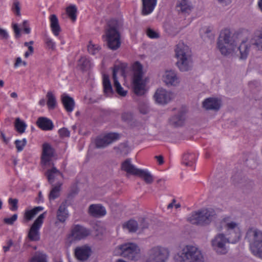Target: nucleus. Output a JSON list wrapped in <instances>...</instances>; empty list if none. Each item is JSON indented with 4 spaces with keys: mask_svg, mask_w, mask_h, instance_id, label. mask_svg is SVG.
Instances as JSON below:
<instances>
[{
    "mask_svg": "<svg viewBox=\"0 0 262 262\" xmlns=\"http://www.w3.org/2000/svg\"><path fill=\"white\" fill-rule=\"evenodd\" d=\"M46 214V212H45L40 214L32 225L28 235L31 241H37L39 239V230L43 223Z\"/></svg>",
    "mask_w": 262,
    "mask_h": 262,
    "instance_id": "f8f14e48",
    "label": "nucleus"
},
{
    "mask_svg": "<svg viewBox=\"0 0 262 262\" xmlns=\"http://www.w3.org/2000/svg\"><path fill=\"white\" fill-rule=\"evenodd\" d=\"M245 238L250 243L252 253L262 259V231L250 228L246 232Z\"/></svg>",
    "mask_w": 262,
    "mask_h": 262,
    "instance_id": "0eeeda50",
    "label": "nucleus"
},
{
    "mask_svg": "<svg viewBox=\"0 0 262 262\" xmlns=\"http://www.w3.org/2000/svg\"><path fill=\"white\" fill-rule=\"evenodd\" d=\"M61 101L66 111L68 112H72L75 106L74 99L66 94L61 96Z\"/></svg>",
    "mask_w": 262,
    "mask_h": 262,
    "instance_id": "c85d7f7f",
    "label": "nucleus"
},
{
    "mask_svg": "<svg viewBox=\"0 0 262 262\" xmlns=\"http://www.w3.org/2000/svg\"><path fill=\"white\" fill-rule=\"evenodd\" d=\"M61 183H58L57 185L54 186L49 194V199L55 200L59 196Z\"/></svg>",
    "mask_w": 262,
    "mask_h": 262,
    "instance_id": "a19ab883",
    "label": "nucleus"
},
{
    "mask_svg": "<svg viewBox=\"0 0 262 262\" xmlns=\"http://www.w3.org/2000/svg\"><path fill=\"white\" fill-rule=\"evenodd\" d=\"M14 127L18 133L23 134L26 130L27 125L26 123L19 118H16L14 122Z\"/></svg>",
    "mask_w": 262,
    "mask_h": 262,
    "instance_id": "e433bc0d",
    "label": "nucleus"
},
{
    "mask_svg": "<svg viewBox=\"0 0 262 262\" xmlns=\"http://www.w3.org/2000/svg\"><path fill=\"white\" fill-rule=\"evenodd\" d=\"M162 80L168 86H177L180 81L177 73L173 70L166 71L162 76Z\"/></svg>",
    "mask_w": 262,
    "mask_h": 262,
    "instance_id": "2eb2a0df",
    "label": "nucleus"
},
{
    "mask_svg": "<svg viewBox=\"0 0 262 262\" xmlns=\"http://www.w3.org/2000/svg\"><path fill=\"white\" fill-rule=\"evenodd\" d=\"M0 36L4 38L7 39L8 37V34L5 30L0 28Z\"/></svg>",
    "mask_w": 262,
    "mask_h": 262,
    "instance_id": "e2e57ef3",
    "label": "nucleus"
},
{
    "mask_svg": "<svg viewBox=\"0 0 262 262\" xmlns=\"http://www.w3.org/2000/svg\"><path fill=\"white\" fill-rule=\"evenodd\" d=\"M51 21V28L53 34L58 36L60 31V27L58 23V20L55 14H52L50 17Z\"/></svg>",
    "mask_w": 262,
    "mask_h": 262,
    "instance_id": "7c9ffc66",
    "label": "nucleus"
},
{
    "mask_svg": "<svg viewBox=\"0 0 262 262\" xmlns=\"http://www.w3.org/2000/svg\"><path fill=\"white\" fill-rule=\"evenodd\" d=\"M176 8L179 12L182 13H189L191 8L188 0H181L178 2Z\"/></svg>",
    "mask_w": 262,
    "mask_h": 262,
    "instance_id": "c756f323",
    "label": "nucleus"
},
{
    "mask_svg": "<svg viewBox=\"0 0 262 262\" xmlns=\"http://www.w3.org/2000/svg\"><path fill=\"white\" fill-rule=\"evenodd\" d=\"M194 161V156L193 154H186L183 157V163L186 166H191Z\"/></svg>",
    "mask_w": 262,
    "mask_h": 262,
    "instance_id": "37998d69",
    "label": "nucleus"
},
{
    "mask_svg": "<svg viewBox=\"0 0 262 262\" xmlns=\"http://www.w3.org/2000/svg\"><path fill=\"white\" fill-rule=\"evenodd\" d=\"M121 169L126 172V176L135 175L137 176L140 169L137 168L131 163L129 159L125 160L121 164Z\"/></svg>",
    "mask_w": 262,
    "mask_h": 262,
    "instance_id": "393cba45",
    "label": "nucleus"
},
{
    "mask_svg": "<svg viewBox=\"0 0 262 262\" xmlns=\"http://www.w3.org/2000/svg\"><path fill=\"white\" fill-rule=\"evenodd\" d=\"M238 224L237 223L231 221L229 217H225L221 222V225L217 227L219 231L225 229L227 232L234 230L238 228Z\"/></svg>",
    "mask_w": 262,
    "mask_h": 262,
    "instance_id": "aec40b11",
    "label": "nucleus"
},
{
    "mask_svg": "<svg viewBox=\"0 0 262 262\" xmlns=\"http://www.w3.org/2000/svg\"><path fill=\"white\" fill-rule=\"evenodd\" d=\"M139 231L141 232L148 227V223L144 219H142L139 221Z\"/></svg>",
    "mask_w": 262,
    "mask_h": 262,
    "instance_id": "864d4df0",
    "label": "nucleus"
},
{
    "mask_svg": "<svg viewBox=\"0 0 262 262\" xmlns=\"http://www.w3.org/2000/svg\"><path fill=\"white\" fill-rule=\"evenodd\" d=\"M123 227L129 232H136L139 230V223L135 220H130L123 224Z\"/></svg>",
    "mask_w": 262,
    "mask_h": 262,
    "instance_id": "473e14b6",
    "label": "nucleus"
},
{
    "mask_svg": "<svg viewBox=\"0 0 262 262\" xmlns=\"http://www.w3.org/2000/svg\"><path fill=\"white\" fill-rule=\"evenodd\" d=\"M45 174L50 184L54 182L56 179L57 180L62 178V173L54 166L51 169H49Z\"/></svg>",
    "mask_w": 262,
    "mask_h": 262,
    "instance_id": "cd10ccee",
    "label": "nucleus"
},
{
    "mask_svg": "<svg viewBox=\"0 0 262 262\" xmlns=\"http://www.w3.org/2000/svg\"><path fill=\"white\" fill-rule=\"evenodd\" d=\"M91 253V248L87 246L77 247L75 250L76 258L81 261H85L90 257Z\"/></svg>",
    "mask_w": 262,
    "mask_h": 262,
    "instance_id": "6ab92c4d",
    "label": "nucleus"
},
{
    "mask_svg": "<svg viewBox=\"0 0 262 262\" xmlns=\"http://www.w3.org/2000/svg\"><path fill=\"white\" fill-rule=\"evenodd\" d=\"M122 26L121 22L116 19H112L107 22L102 37L111 50H116L121 46L119 30Z\"/></svg>",
    "mask_w": 262,
    "mask_h": 262,
    "instance_id": "f257e3e1",
    "label": "nucleus"
},
{
    "mask_svg": "<svg viewBox=\"0 0 262 262\" xmlns=\"http://www.w3.org/2000/svg\"><path fill=\"white\" fill-rule=\"evenodd\" d=\"M43 207L38 206L34 208L33 209L26 211L24 214V219L26 221L31 220L39 212L43 210Z\"/></svg>",
    "mask_w": 262,
    "mask_h": 262,
    "instance_id": "72a5a7b5",
    "label": "nucleus"
},
{
    "mask_svg": "<svg viewBox=\"0 0 262 262\" xmlns=\"http://www.w3.org/2000/svg\"><path fill=\"white\" fill-rule=\"evenodd\" d=\"M177 58L176 64L181 72L191 70L193 67L191 51L188 46L183 42H179L175 49Z\"/></svg>",
    "mask_w": 262,
    "mask_h": 262,
    "instance_id": "7ed1b4c3",
    "label": "nucleus"
},
{
    "mask_svg": "<svg viewBox=\"0 0 262 262\" xmlns=\"http://www.w3.org/2000/svg\"><path fill=\"white\" fill-rule=\"evenodd\" d=\"M169 257V251L166 248L155 246L148 252L145 262H167Z\"/></svg>",
    "mask_w": 262,
    "mask_h": 262,
    "instance_id": "9b49d317",
    "label": "nucleus"
},
{
    "mask_svg": "<svg viewBox=\"0 0 262 262\" xmlns=\"http://www.w3.org/2000/svg\"><path fill=\"white\" fill-rule=\"evenodd\" d=\"M54 154V149L52 146L48 143H43L42 145L41 163L44 165L50 164Z\"/></svg>",
    "mask_w": 262,
    "mask_h": 262,
    "instance_id": "4468645a",
    "label": "nucleus"
},
{
    "mask_svg": "<svg viewBox=\"0 0 262 262\" xmlns=\"http://www.w3.org/2000/svg\"><path fill=\"white\" fill-rule=\"evenodd\" d=\"M177 262H204L201 251L196 247L187 245L176 256Z\"/></svg>",
    "mask_w": 262,
    "mask_h": 262,
    "instance_id": "423d86ee",
    "label": "nucleus"
},
{
    "mask_svg": "<svg viewBox=\"0 0 262 262\" xmlns=\"http://www.w3.org/2000/svg\"><path fill=\"white\" fill-rule=\"evenodd\" d=\"M7 246H4L3 247V250L5 253L9 251L10 247L14 245L13 242L11 239H9L7 242Z\"/></svg>",
    "mask_w": 262,
    "mask_h": 262,
    "instance_id": "052dcab7",
    "label": "nucleus"
},
{
    "mask_svg": "<svg viewBox=\"0 0 262 262\" xmlns=\"http://www.w3.org/2000/svg\"><path fill=\"white\" fill-rule=\"evenodd\" d=\"M219 3L222 4L227 5L231 2V0H217Z\"/></svg>",
    "mask_w": 262,
    "mask_h": 262,
    "instance_id": "774afa93",
    "label": "nucleus"
},
{
    "mask_svg": "<svg viewBox=\"0 0 262 262\" xmlns=\"http://www.w3.org/2000/svg\"><path fill=\"white\" fill-rule=\"evenodd\" d=\"M26 143L27 140L26 139H23L22 140H16L15 141V144L17 151L19 152L23 150Z\"/></svg>",
    "mask_w": 262,
    "mask_h": 262,
    "instance_id": "09e8293b",
    "label": "nucleus"
},
{
    "mask_svg": "<svg viewBox=\"0 0 262 262\" xmlns=\"http://www.w3.org/2000/svg\"><path fill=\"white\" fill-rule=\"evenodd\" d=\"M201 37L206 40L207 39H212L213 38V35L212 33V29L210 27H206L201 30Z\"/></svg>",
    "mask_w": 262,
    "mask_h": 262,
    "instance_id": "79ce46f5",
    "label": "nucleus"
},
{
    "mask_svg": "<svg viewBox=\"0 0 262 262\" xmlns=\"http://www.w3.org/2000/svg\"><path fill=\"white\" fill-rule=\"evenodd\" d=\"M89 212L94 217H100L106 214V210L99 204H92L89 208Z\"/></svg>",
    "mask_w": 262,
    "mask_h": 262,
    "instance_id": "bb28decb",
    "label": "nucleus"
},
{
    "mask_svg": "<svg viewBox=\"0 0 262 262\" xmlns=\"http://www.w3.org/2000/svg\"><path fill=\"white\" fill-rule=\"evenodd\" d=\"M12 9L16 15L20 16V3L17 0H15L13 2Z\"/></svg>",
    "mask_w": 262,
    "mask_h": 262,
    "instance_id": "8fccbe9b",
    "label": "nucleus"
},
{
    "mask_svg": "<svg viewBox=\"0 0 262 262\" xmlns=\"http://www.w3.org/2000/svg\"><path fill=\"white\" fill-rule=\"evenodd\" d=\"M30 262H47L46 255L41 253H36Z\"/></svg>",
    "mask_w": 262,
    "mask_h": 262,
    "instance_id": "a18cd8bd",
    "label": "nucleus"
},
{
    "mask_svg": "<svg viewBox=\"0 0 262 262\" xmlns=\"http://www.w3.org/2000/svg\"><path fill=\"white\" fill-rule=\"evenodd\" d=\"M100 49V47L97 45H95L92 42H89V44L88 46V52L93 55L96 54Z\"/></svg>",
    "mask_w": 262,
    "mask_h": 262,
    "instance_id": "de8ad7c7",
    "label": "nucleus"
},
{
    "mask_svg": "<svg viewBox=\"0 0 262 262\" xmlns=\"http://www.w3.org/2000/svg\"><path fill=\"white\" fill-rule=\"evenodd\" d=\"M242 33L237 34L236 36L241 37ZM235 35L231 36V33L228 29L222 30L217 41V48L221 53L227 56L235 51L237 47V42L235 39Z\"/></svg>",
    "mask_w": 262,
    "mask_h": 262,
    "instance_id": "f03ea898",
    "label": "nucleus"
},
{
    "mask_svg": "<svg viewBox=\"0 0 262 262\" xmlns=\"http://www.w3.org/2000/svg\"><path fill=\"white\" fill-rule=\"evenodd\" d=\"M66 12L72 21L74 22L77 18V9L75 5H70L66 8Z\"/></svg>",
    "mask_w": 262,
    "mask_h": 262,
    "instance_id": "58836bf2",
    "label": "nucleus"
},
{
    "mask_svg": "<svg viewBox=\"0 0 262 262\" xmlns=\"http://www.w3.org/2000/svg\"><path fill=\"white\" fill-rule=\"evenodd\" d=\"M36 124L41 129L43 130H51L54 127L52 121L44 117H40L37 119Z\"/></svg>",
    "mask_w": 262,
    "mask_h": 262,
    "instance_id": "a878e982",
    "label": "nucleus"
},
{
    "mask_svg": "<svg viewBox=\"0 0 262 262\" xmlns=\"http://www.w3.org/2000/svg\"><path fill=\"white\" fill-rule=\"evenodd\" d=\"M121 118L123 121L129 123L133 119V114L131 112H124L122 114Z\"/></svg>",
    "mask_w": 262,
    "mask_h": 262,
    "instance_id": "603ef678",
    "label": "nucleus"
},
{
    "mask_svg": "<svg viewBox=\"0 0 262 262\" xmlns=\"http://www.w3.org/2000/svg\"><path fill=\"white\" fill-rule=\"evenodd\" d=\"M45 42L47 47L54 50L55 49V43L52 40V39L49 37H46L45 39Z\"/></svg>",
    "mask_w": 262,
    "mask_h": 262,
    "instance_id": "5fc2aeb1",
    "label": "nucleus"
},
{
    "mask_svg": "<svg viewBox=\"0 0 262 262\" xmlns=\"http://www.w3.org/2000/svg\"><path fill=\"white\" fill-rule=\"evenodd\" d=\"M17 219V215L16 214H13L10 218H5L4 219V222L8 225H13L15 221H16Z\"/></svg>",
    "mask_w": 262,
    "mask_h": 262,
    "instance_id": "13d9d810",
    "label": "nucleus"
},
{
    "mask_svg": "<svg viewBox=\"0 0 262 262\" xmlns=\"http://www.w3.org/2000/svg\"><path fill=\"white\" fill-rule=\"evenodd\" d=\"M78 66L83 71L89 70L91 67L90 60L86 57H81L78 60Z\"/></svg>",
    "mask_w": 262,
    "mask_h": 262,
    "instance_id": "c9c22d12",
    "label": "nucleus"
},
{
    "mask_svg": "<svg viewBox=\"0 0 262 262\" xmlns=\"http://www.w3.org/2000/svg\"><path fill=\"white\" fill-rule=\"evenodd\" d=\"M140 250L134 243H126L120 246L115 251L116 255H120L124 257L133 260H137L140 258Z\"/></svg>",
    "mask_w": 262,
    "mask_h": 262,
    "instance_id": "1a4fd4ad",
    "label": "nucleus"
},
{
    "mask_svg": "<svg viewBox=\"0 0 262 262\" xmlns=\"http://www.w3.org/2000/svg\"><path fill=\"white\" fill-rule=\"evenodd\" d=\"M246 181L245 178H242L239 175L234 176L233 177V182L237 186H246Z\"/></svg>",
    "mask_w": 262,
    "mask_h": 262,
    "instance_id": "49530a36",
    "label": "nucleus"
},
{
    "mask_svg": "<svg viewBox=\"0 0 262 262\" xmlns=\"http://www.w3.org/2000/svg\"><path fill=\"white\" fill-rule=\"evenodd\" d=\"M69 216V213L67 210V201H63L59 206L57 212L56 217L57 220L64 223Z\"/></svg>",
    "mask_w": 262,
    "mask_h": 262,
    "instance_id": "4be33fe9",
    "label": "nucleus"
},
{
    "mask_svg": "<svg viewBox=\"0 0 262 262\" xmlns=\"http://www.w3.org/2000/svg\"><path fill=\"white\" fill-rule=\"evenodd\" d=\"M1 136L3 138L4 142L5 143H6V144H7L8 143V142H9V139H7V138H6L5 135L4 133V132H1Z\"/></svg>",
    "mask_w": 262,
    "mask_h": 262,
    "instance_id": "69168bd1",
    "label": "nucleus"
},
{
    "mask_svg": "<svg viewBox=\"0 0 262 262\" xmlns=\"http://www.w3.org/2000/svg\"><path fill=\"white\" fill-rule=\"evenodd\" d=\"M139 111L142 114H147L149 112V107L146 104H141L139 106Z\"/></svg>",
    "mask_w": 262,
    "mask_h": 262,
    "instance_id": "6e6d98bb",
    "label": "nucleus"
},
{
    "mask_svg": "<svg viewBox=\"0 0 262 262\" xmlns=\"http://www.w3.org/2000/svg\"><path fill=\"white\" fill-rule=\"evenodd\" d=\"M155 158L157 159L160 165H161L164 163L163 157L162 156H156Z\"/></svg>",
    "mask_w": 262,
    "mask_h": 262,
    "instance_id": "0e129e2a",
    "label": "nucleus"
},
{
    "mask_svg": "<svg viewBox=\"0 0 262 262\" xmlns=\"http://www.w3.org/2000/svg\"><path fill=\"white\" fill-rule=\"evenodd\" d=\"M8 203L11 207L10 209L12 211H16L18 209V200L17 199L10 198L8 200Z\"/></svg>",
    "mask_w": 262,
    "mask_h": 262,
    "instance_id": "3c124183",
    "label": "nucleus"
},
{
    "mask_svg": "<svg viewBox=\"0 0 262 262\" xmlns=\"http://www.w3.org/2000/svg\"><path fill=\"white\" fill-rule=\"evenodd\" d=\"M147 35L151 38H157L159 37V34L151 29L147 30Z\"/></svg>",
    "mask_w": 262,
    "mask_h": 262,
    "instance_id": "bf43d9fd",
    "label": "nucleus"
},
{
    "mask_svg": "<svg viewBox=\"0 0 262 262\" xmlns=\"http://www.w3.org/2000/svg\"><path fill=\"white\" fill-rule=\"evenodd\" d=\"M239 239L238 235H236L235 238L231 239L230 237L226 238L223 233L217 234L211 241V246L214 251L219 254H225L228 252L226 246V243H231L234 244Z\"/></svg>",
    "mask_w": 262,
    "mask_h": 262,
    "instance_id": "6e6552de",
    "label": "nucleus"
},
{
    "mask_svg": "<svg viewBox=\"0 0 262 262\" xmlns=\"http://www.w3.org/2000/svg\"><path fill=\"white\" fill-rule=\"evenodd\" d=\"M13 29L15 32L16 37H19L20 35V29L18 28L17 25L16 24H13Z\"/></svg>",
    "mask_w": 262,
    "mask_h": 262,
    "instance_id": "680f3d73",
    "label": "nucleus"
},
{
    "mask_svg": "<svg viewBox=\"0 0 262 262\" xmlns=\"http://www.w3.org/2000/svg\"><path fill=\"white\" fill-rule=\"evenodd\" d=\"M90 234V230L79 225H75L72 229L71 235L75 239L80 240L86 237Z\"/></svg>",
    "mask_w": 262,
    "mask_h": 262,
    "instance_id": "a211bd4d",
    "label": "nucleus"
},
{
    "mask_svg": "<svg viewBox=\"0 0 262 262\" xmlns=\"http://www.w3.org/2000/svg\"><path fill=\"white\" fill-rule=\"evenodd\" d=\"M134 71V90L136 94L142 95L144 94L145 91V84L143 81V67L141 64L136 61L133 65Z\"/></svg>",
    "mask_w": 262,
    "mask_h": 262,
    "instance_id": "9d476101",
    "label": "nucleus"
},
{
    "mask_svg": "<svg viewBox=\"0 0 262 262\" xmlns=\"http://www.w3.org/2000/svg\"><path fill=\"white\" fill-rule=\"evenodd\" d=\"M22 60L20 57H17L16 59V62L14 63V67H17L19 66V64L22 63Z\"/></svg>",
    "mask_w": 262,
    "mask_h": 262,
    "instance_id": "338daca9",
    "label": "nucleus"
},
{
    "mask_svg": "<svg viewBox=\"0 0 262 262\" xmlns=\"http://www.w3.org/2000/svg\"><path fill=\"white\" fill-rule=\"evenodd\" d=\"M58 133L59 134V136L62 138L68 137L70 136V131L67 128L65 127L60 128L58 130Z\"/></svg>",
    "mask_w": 262,
    "mask_h": 262,
    "instance_id": "4d7b16f0",
    "label": "nucleus"
},
{
    "mask_svg": "<svg viewBox=\"0 0 262 262\" xmlns=\"http://www.w3.org/2000/svg\"><path fill=\"white\" fill-rule=\"evenodd\" d=\"M137 176H138L143 178V180L145 181V182L147 184H151L154 180L153 177L151 176V174L146 170L140 169L139 172L138 173V174H137Z\"/></svg>",
    "mask_w": 262,
    "mask_h": 262,
    "instance_id": "4c0bfd02",
    "label": "nucleus"
},
{
    "mask_svg": "<svg viewBox=\"0 0 262 262\" xmlns=\"http://www.w3.org/2000/svg\"><path fill=\"white\" fill-rule=\"evenodd\" d=\"M103 86L104 93L106 95L110 96L113 93V88L109 79V76L105 74L103 75Z\"/></svg>",
    "mask_w": 262,
    "mask_h": 262,
    "instance_id": "2f4dec72",
    "label": "nucleus"
},
{
    "mask_svg": "<svg viewBox=\"0 0 262 262\" xmlns=\"http://www.w3.org/2000/svg\"><path fill=\"white\" fill-rule=\"evenodd\" d=\"M216 217L214 209L206 208L192 212L187 220L192 224L204 226L209 225Z\"/></svg>",
    "mask_w": 262,
    "mask_h": 262,
    "instance_id": "39448f33",
    "label": "nucleus"
},
{
    "mask_svg": "<svg viewBox=\"0 0 262 262\" xmlns=\"http://www.w3.org/2000/svg\"><path fill=\"white\" fill-rule=\"evenodd\" d=\"M114 150L117 154H126L128 152V148L124 143H121L118 146L114 147Z\"/></svg>",
    "mask_w": 262,
    "mask_h": 262,
    "instance_id": "c03bdc74",
    "label": "nucleus"
},
{
    "mask_svg": "<svg viewBox=\"0 0 262 262\" xmlns=\"http://www.w3.org/2000/svg\"><path fill=\"white\" fill-rule=\"evenodd\" d=\"M165 30L170 35L174 36L180 32V28L175 24L166 23L164 25Z\"/></svg>",
    "mask_w": 262,
    "mask_h": 262,
    "instance_id": "f704fd0d",
    "label": "nucleus"
},
{
    "mask_svg": "<svg viewBox=\"0 0 262 262\" xmlns=\"http://www.w3.org/2000/svg\"><path fill=\"white\" fill-rule=\"evenodd\" d=\"M251 48L262 50V32L254 33L249 39H243L237 50L239 51L241 59H245Z\"/></svg>",
    "mask_w": 262,
    "mask_h": 262,
    "instance_id": "20e7f679",
    "label": "nucleus"
},
{
    "mask_svg": "<svg viewBox=\"0 0 262 262\" xmlns=\"http://www.w3.org/2000/svg\"><path fill=\"white\" fill-rule=\"evenodd\" d=\"M117 134L110 133L104 136H100L95 140L96 147L98 148H103L118 139Z\"/></svg>",
    "mask_w": 262,
    "mask_h": 262,
    "instance_id": "ddd939ff",
    "label": "nucleus"
},
{
    "mask_svg": "<svg viewBox=\"0 0 262 262\" xmlns=\"http://www.w3.org/2000/svg\"><path fill=\"white\" fill-rule=\"evenodd\" d=\"M186 112L184 110H180L177 114L169 118L170 124L174 127L183 126L186 119Z\"/></svg>",
    "mask_w": 262,
    "mask_h": 262,
    "instance_id": "f3484780",
    "label": "nucleus"
},
{
    "mask_svg": "<svg viewBox=\"0 0 262 262\" xmlns=\"http://www.w3.org/2000/svg\"><path fill=\"white\" fill-rule=\"evenodd\" d=\"M154 98L158 103L165 104L172 99V94L163 89H158L154 95Z\"/></svg>",
    "mask_w": 262,
    "mask_h": 262,
    "instance_id": "dca6fc26",
    "label": "nucleus"
},
{
    "mask_svg": "<svg viewBox=\"0 0 262 262\" xmlns=\"http://www.w3.org/2000/svg\"><path fill=\"white\" fill-rule=\"evenodd\" d=\"M47 105L49 109L53 110L56 105V100L55 97L52 92L49 91L47 94Z\"/></svg>",
    "mask_w": 262,
    "mask_h": 262,
    "instance_id": "ea45409f",
    "label": "nucleus"
},
{
    "mask_svg": "<svg viewBox=\"0 0 262 262\" xmlns=\"http://www.w3.org/2000/svg\"><path fill=\"white\" fill-rule=\"evenodd\" d=\"M221 104V101L215 98H207L203 102V107L207 110L218 111Z\"/></svg>",
    "mask_w": 262,
    "mask_h": 262,
    "instance_id": "412c9836",
    "label": "nucleus"
},
{
    "mask_svg": "<svg viewBox=\"0 0 262 262\" xmlns=\"http://www.w3.org/2000/svg\"><path fill=\"white\" fill-rule=\"evenodd\" d=\"M157 2V0H142V14L147 15L152 13L156 6Z\"/></svg>",
    "mask_w": 262,
    "mask_h": 262,
    "instance_id": "b1692460",
    "label": "nucleus"
},
{
    "mask_svg": "<svg viewBox=\"0 0 262 262\" xmlns=\"http://www.w3.org/2000/svg\"><path fill=\"white\" fill-rule=\"evenodd\" d=\"M120 68L118 66H115L113 71V78L114 80V86L116 92L121 96L124 97L126 95L127 91L124 90L119 82L117 78V73Z\"/></svg>",
    "mask_w": 262,
    "mask_h": 262,
    "instance_id": "5701e85b",
    "label": "nucleus"
}]
</instances>
